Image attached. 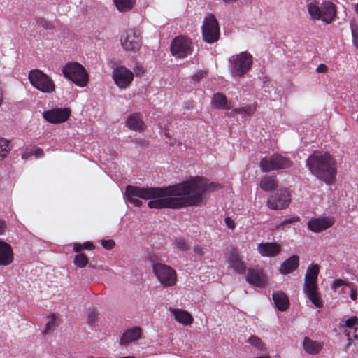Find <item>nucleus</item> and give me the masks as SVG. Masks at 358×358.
Segmentation results:
<instances>
[{"instance_id":"28","label":"nucleus","mask_w":358,"mask_h":358,"mask_svg":"<svg viewBox=\"0 0 358 358\" xmlns=\"http://www.w3.org/2000/svg\"><path fill=\"white\" fill-rule=\"evenodd\" d=\"M304 350L308 354L316 355L321 350L322 346L320 343L305 337L303 343Z\"/></svg>"},{"instance_id":"45","label":"nucleus","mask_w":358,"mask_h":358,"mask_svg":"<svg viewBox=\"0 0 358 358\" xmlns=\"http://www.w3.org/2000/svg\"><path fill=\"white\" fill-rule=\"evenodd\" d=\"M350 289V299L355 301L357 299V287L351 282V286L348 287Z\"/></svg>"},{"instance_id":"57","label":"nucleus","mask_w":358,"mask_h":358,"mask_svg":"<svg viewBox=\"0 0 358 358\" xmlns=\"http://www.w3.org/2000/svg\"><path fill=\"white\" fill-rule=\"evenodd\" d=\"M138 72L136 71V73L137 74H138V73H140L141 69H139L138 68Z\"/></svg>"},{"instance_id":"29","label":"nucleus","mask_w":358,"mask_h":358,"mask_svg":"<svg viewBox=\"0 0 358 358\" xmlns=\"http://www.w3.org/2000/svg\"><path fill=\"white\" fill-rule=\"evenodd\" d=\"M114 3L120 12H128L134 7L136 0H114Z\"/></svg>"},{"instance_id":"55","label":"nucleus","mask_w":358,"mask_h":358,"mask_svg":"<svg viewBox=\"0 0 358 358\" xmlns=\"http://www.w3.org/2000/svg\"><path fill=\"white\" fill-rule=\"evenodd\" d=\"M122 358H135V357L133 356H127V357H123Z\"/></svg>"},{"instance_id":"47","label":"nucleus","mask_w":358,"mask_h":358,"mask_svg":"<svg viewBox=\"0 0 358 358\" xmlns=\"http://www.w3.org/2000/svg\"><path fill=\"white\" fill-rule=\"evenodd\" d=\"M352 37L354 45L358 49V30L352 29Z\"/></svg>"},{"instance_id":"1","label":"nucleus","mask_w":358,"mask_h":358,"mask_svg":"<svg viewBox=\"0 0 358 358\" xmlns=\"http://www.w3.org/2000/svg\"><path fill=\"white\" fill-rule=\"evenodd\" d=\"M221 185L216 182H208L201 176H196L189 180L164 187H141L127 185L125 196L127 201L136 207H140L144 200L150 208L180 209L188 206H200L203 194L206 192L216 191Z\"/></svg>"},{"instance_id":"30","label":"nucleus","mask_w":358,"mask_h":358,"mask_svg":"<svg viewBox=\"0 0 358 358\" xmlns=\"http://www.w3.org/2000/svg\"><path fill=\"white\" fill-rule=\"evenodd\" d=\"M212 105L216 108H227L226 96L221 93H216L212 99Z\"/></svg>"},{"instance_id":"18","label":"nucleus","mask_w":358,"mask_h":358,"mask_svg":"<svg viewBox=\"0 0 358 358\" xmlns=\"http://www.w3.org/2000/svg\"><path fill=\"white\" fill-rule=\"evenodd\" d=\"M258 252L262 257H275L281 252V245L275 242L261 243L257 245Z\"/></svg>"},{"instance_id":"43","label":"nucleus","mask_w":358,"mask_h":358,"mask_svg":"<svg viewBox=\"0 0 358 358\" xmlns=\"http://www.w3.org/2000/svg\"><path fill=\"white\" fill-rule=\"evenodd\" d=\"M31 149H32V155H34L36 158L44 157V152L41 148L34 146Z\"/></svg>"},{"instance_id":"44","label":"nucleus","mask_w":358,"mask_h":358,"mask_svg":"<svg viewBox=\"0 0 358 358\" xmlns=\"http://www.w3.org/2000/svg\"><path fill=\"white\" fill-rule=\"evenodd\" d=\"M115 241L112 239L103 240L101 242L102 246L107 250H112L115 246Z\"/></svg>"},{"instance_id":"6","label":"nucleus","mask_w":358,"mask_h":358,"mask_svg":"<svg viewBox=\"0 0 358 358\" xmlns=\"http://www.w3.org/2000/svg\"><path fill=\"white\" fill-rule=\"evenodd\" d=\"M28 78L31 85L43 93H52L55 91L53 80L40 69H31L29 72Z\"/></svg>"},{"instance_id":"40","label":"nucleus","mask_w":358,"mask_h":358,"mask_svg":"<svg viewBox=\"0 0 358 358\" xmlns=\"http://www.w3.org/2000/svg\"><path fill=\"white\" fill-rule=\"evenodd\" d=\"M341 286H351V282L343 280L342 279H336L334 280L332 284V289H336Z\"/></svg>"},{"instance_id":"42","label":"nucleus","mask_w":358,"mask_h":358,"mask_svg":"<svg viewBox=\"0 0 358 358\" xmlns=\"http://www.w3.org/2000/svg\"><path fill=\"white\" fill-rule=\"evenodd\" d=\"M206 73L207 72L206 71L199 70L192 76V80L194 81H199L200 80L205 77Z\"/></svg>"},{"instance_id":"52","label":"nucleus","mask_w":358,"mask_h":358,"mask_svg":"<svg viewBox=\"0 0 358 358\" xmlns=\"http://www.w3.org/2000/svg\"><path fill=\"white\" fill-rule=\"evenodd\" d=\"M194 251L200 256H203L204 254L202 248L199 245L194 246Z\"/></svg>"},{"instance_id":"24","label":"nucleus","mask_w":358,"mask_h":358,"mask_svg":"<svg viewBox=\"0 0 358 358\" xmlns=\"http://www.w3.org/2000/svg\"><path fill=\"white\" fill-rule=\"evenodd\" d=\"M345 324L343 327H347L348 329L344 330V335H345L348 338V345H350L351 338V331L353 330L352 337H357V331H358V318L356 316H352L348 319H347L345 322Z\"/></svg>"},{"instance_id":"41","label":"nucleus","mask_w":358,"mask_h":358,"mask_svg":"<svg viewBox=\"0 0 358 358\" xmlns=\"http://www.w3.org/2000/svg\"><path fill=\"white\" fill-rule=\"evenodd\" d=\"M57 317L54 313L50 315V320L46 324L45 329L44 331L45 334H47L55 325Z\"/></svg>"},{"instance_id":"10","label":"nucleus","mask_w":358,"mask_h":358,"mask_svg":"<svg viewBox=\"0 0 358 358\" xmlns=\"http://www.w3.org/2000/svg\"><path fill=\"white\" fill-rule=\"evenodd\" d=\"M171 51L173 56L183 59L193 51L192 40L183 36L176 37L171 43Z\"/></svg>"},{"instance_id":"25","label":"nucleus","mask_w":358,"mask_h":358,"mask_svg":"<svg viewBox=\"0 0 358 358\" xmlns=\"http://www.w3.org/2000/svg\"><path fill=\"white\" fill-rule=\"evenodd\" d=\"M171 312L174 315L175 320L183 325H190L193 323L194 318L187 311L182 309H171Z\"/></svg>"},{"instance_id":"19","label":"nucleus","mask_w":358,"mask_h":358,"mask_svg":"<svg viewBox=\"0 0 358 358\" xmlns=\"http://www.w3.org/2000/svg\"><path fill=\"white\" fill-rule=\"evenodd\" d=\"M246 281L255 287H263L266 284L267 278L262 271L249 268L246 275Z\"/></svg>"},{"instance_id":"39","label":"nucleus","mask_w":358,"mask_h":358,"mask_svg":"<svg viewBox=\"0 0 358 358\" xmlns=\"http://www.w3.org/2000/svg\"><path fill=\"white\" fill-rule=\"evenodd\" d=\"M98 313L96 310H91L87 315V323L90 325H93L97 318Z\"/></svg>"},{"instance_id":"46","label":"nucleus","mask_w":358,"mask_h":358,"mask_svg":"<svg viewBox=\"0 0 358 358\" xmlns=\"http://www.w3.org/2000/svg\"><path fill=\"white\" fill-rule=\"evenodd\" d=\"M224 222L228 228L234 229L236 227L234 221L229 217H227L224 219Z\"/></svg>"},{"instance_id":"22","label":"nucleus","mask_w":358,"mask_h":358,"mask_svg":"<svg viewBox=\"0 0 358 358\" xmlns=\"http://www.w3.org/2000/svg\"><path fill=\"white\" fill-rule=\"evenodd\" d=\"M272 298L275 307L280 311H285L289 306V300L287 295L282 292H275L272 294Z\"/></svg>"},{"instance_id":"35","label":"nucleus","mask_w":358,"mask_h":358,"mask_svg":"<svg viewBox=\"0 0 358 358\" xmlns=\"http://www.w3.org/2000/svg\"><path fill=\"white\" fill-rule=\"evenodd\" d=\"M248 343L257 350H263L264 349V344L261 338L257 336L252 335L248 338Z\"/></svg>"},{"instance_id":"4","label":"nucleus","mask_w":358,"mask_h":358,"mask_svg":"<svg viewBox=\"0 0 358 358\" xmlns=\"http://www.w3.org/2000/svg\"><path fill=\"white\" fill-rule=\"evenodd\" d=\"M64 76L77 86L85 87L89 81V76L83 65L78 62H68L62 68Z\"/></svg>"},{"instance_id":"56","label":"nucleus","mask_w":358,"mask_h":358,"mask_svg":"<svg viewBox=\"0 0 358 358\" xmlns=\"http://www.w3.org/2000/svg\"><path fill=\"white\" fill-rule=\"evenodd\" d=\"M259 358H270L269 356H263V357H260Z\"/></svg>"},{"instance_id":"36","label":"nucleus","mask_w":358,"mask_h":358,"mask_svg":"<svg viewBox=\"0 0 358 358\" xmlns=\"http://www.w3.org/2000/svg\"><path fill=\"white\" fill-rule=\"evenodd\" d=\"M11 148L10 141L1 138V160L8 156Z\"/></svg>"},{"instance_id":"11","label":"nucleus","mask_w":358,"mask_h":358,"mask_svg":"<svg viewBox=\"0 0 358 358\" xmlns=\"http://www.w3.org/2000/svg\"><path fill=\"white\" fill-rule=\"evenodd\" d=\"M291 201V196L286 189H280L267 199L266 205L275 210L287 208Z\"/></svg>"},{"instance_id":"51","label":"nucleus","mask_w":358,"mask_h":358,"mask_svg":"<svg viewBox=\"0 0 358 358\" xmlns=\"http://www.w3.org/2000/svg\"><path fill=\"white\" fill-rule=\"evenodd\" d=\"M73 250L75 252L81 253L80 252L83 250L82 243H75L73 246Z\"/></svg>"},{"instance_id":"50","label":"nucleus","mask_w":358,"mask_h":358,"mask_svg":"<svg viewBox=\"0 0 358 358\" xmlns=\"http://www.w3.org/2000/svg\"><path fill=\"white\" fill-rule=\"evenodd\" d=\"M328 70V67L324 64H320L316 69L317 73H326Z\"/></svg>"},{"instance_id":"9","label":"nucleus","mask_w":358,"mask_h":358,"mask_svg":"<svg viewBox=\"0 0 358 358\" xmlns=\"http://www.w3.org/2000/svg\"><path fill=\"white\" fill-rule=\"evenodd\" d=\"M292 162L278 153H275L269 157H264L260 161L259 166L262 171L269 172L291 167Z\"/></svg>"},{"instance_id":"5","label":"nucleus","mask_w":358,"mask_h":358,"mask_svg":"<svg viewBox=\"0 0 358 358\" xmlns=\"http://www.w3.org/2000/svg\"><path fill=\"white\" fill-rule=\"evenodd\" d=\"M252 65V56L247 52L233 55L229 59V66L233 77L241 78L247 73Z\"/></svg>"},{"instance_id":"12","label":"nucleus","mask_w":358,"mask_h":358,"mask_svg":"<svg viewBox=\"0 0 358 358\" xmlns=\"http://www.w3.org/2000/svg\"><path fill=\"white\" fill-rule=\"evenodd\" d=\"M71 109L69 108H55L51 110L44 111L43 118L52 124H60L67 121L71 115Z\"/></svg>"},{"instance_id":"7","label":"nucleus","mask_w":358,"mask_h":358,"mask_svg":"<svg viewBox=\"0 0 358 358\" xmlns=\"http://www.w3.org/2000/svg\"><path fill=\"white\" fill-rule=\"evenodd\" d=\"M202 37L205 42L213 43L220 38V27L215 16L208 13L204 17L201 27Z\"/></svg>"},{"instance_id":"3","label":"nucleus","mask_w":358,"mask_h":358,"mask_svg":"<svg viewBox=\"0 0 358 358\" xmlns=\"http://www.w3.org/2000/svg\"><path fill=\"white\" fill-rule=\"evenodd\" d=\"M308 12L313 20H322L327 24H331L336 15V6L331 1H324L322 7L315 1H311L307 5Z\"/></svg>"},{"instance_id":"33","label":"nucleus","mask_w":358,"mask_h":358,"mask_svg":"<svg viewBox=\"0 0 358 358\" xmlns=\"http://www.w3.org/2000/svg\"><path fill=\"white\" fill-rule=\"evenodd\" d=\"M174 243L176 248L182 251H187L189 250L190 246L187 241L183 237H177L174 239Z\"/></svg>"},{"instance_id":"27","label":"nucleus","mask_w":358,"mask_h":358,"mask_svg":"<svg viewBox=\"0 0 358 358\" xmlns=\"http://www.w3.org/2000/svg\"><path fill=\"white\" fill-rule=\"evenodd\" d=\"M14 259L12 247L5 241H1V266L10 265Z\"/></svg>"},{"instance_id":"58","label":"nucleus","mask_w":358,"mask_h":358,"mask_svg":"<svg viewBox=\"0 0 358 358\" xmlns=\"http://www.w3.org/2000/svg\"><path fill=\"white\" fill-rule=\"evenodd\" d=\"M357 121H358V115H357Z\"/></svg>"},{"instance_id":"8","label":"nucleus","mask_w":358,"mask_h":358,"mask_svg":"<svg viewBox=\"0 0 358 358\" xmlns=\"http://www.w3.org/2000/svg\"><path fill=\"white\" fill-rule=\"evenodd\" d=\"M152 271L164 287H172L176 284V272L170 266L162 263H155L152 265Z\"/></svg>"},{"instance_id":"32","label":"nucleus","mask_w":358,"mask_h":358,"mask_svg":"<svg viewBox=\"0 0 358 358\" xmlns=\"http://www.w3.org/2000/svg\"><path fill=\"white\" fill-rule=\"evenodd\" d=\"M256 110V107L254 105H248L243 107L234 108L233 111L236 114H243L252 115Z\"/></svg>"},{"instance_id":"26","label":"nucleus","mask_w":358,"mask_h":358,"mask_svg":"<svg viewBox=\"0 0 358 358\" xmlns=\"http://www.w3.org/2000/svg\"><path fill=\"white\" fill-rule=\"evenodd\" d=\"M278 186V180L275 176H265L259 181V187L265 192L275 190Z\"/></svg>"},{"instance_id":"31","label":"nucleus","mask_w":358,"mask_h":358,"mask_svg":"<svg viewBox=\"0 0 358 358\" xmlns=\"http://www.w3.org/2000/svg\"><path fill=\"white\" fill-rule=\"evenodd\" d=\"M320 272V267L317 264H311L307 268L304 280L317 281Z\"/></svg>"},{"instance_id":"2","label":"nucleus","mask_w":358,"mask_h":358,"mask_svg":"<svg viewBox=\"0 0 358 358\" xmlns=\"http://www.w3.org/2000/svg\"><path fill=\"white\" fill-rule=\"evenodd\" d=\"M306 166L318 180L328 185H333L337 174V162L329 152L315 150L308 156Z\"/></svg>"},{"instance_id":"34","label":"nucleus","mask_w":358,"mask_h":358,"mask_svg":"<svg viewBox=\"0 0 358 358\" xmlns=\"http://www.w3.org/2000/svg\"><path fill=\"white\" fill-rule=\"evenodd\" d=\"M74 264L79 268H84L88 264V258L85 254L79 253L75 257Z\"/></svg>"},{"instance_id":"20","label":"nucleus","mask_w":358,"mask_h":358,"mask_svg":"<svg viewBox=\"0 0 358 358\" xmlns=\"http://www.w3.org/2000/svg\"><path fill=\"white\" fill-rule=\"evenodd\" d=\"M127 127L131 130L141 132L145 128V124L142 120L141 115L139 113L131 114L126 122Z\"/></svg>"},{"instance_id":"14","label":"nucleus","mask_w":358,"mask_h":358,"mask_svg":"<svg viewBox=\"0 0 358 358\" xmlns=\"http://www.w3.org/2000/svg\"><path fill=\"white\" fill-rule=\"evenodd\" d=\"M226 259L229 266L238 274H244L246 271V265L245 262L240 257L237 248L231 247L227 255Z\"/></svg>"},{"instance_id":"37","label":"nucleus","mask_w":358,"mask_h":358,"mask_svg":"<svg viewBox=\"0 0 358 358\" xmlns=\"http://www.w3.org/2000/svg\"><path fill=\"white\" fill-rule=\"evenodd\" d=\"M36 23L38 26H40L45 29H53L55 28L53 24L48 21L45 18L38 17L36 18Z\"/></svg>"},{"instance_id":"16","label":"nucleus","mask_w":358,"mask_h":358,"mask_svg":"<svg viewBox=\"0 0 358 358\" xmlns=\"http://www.w3.org/2000/svg\"><path fill=\"white\" fill-rule=\"evenodd\" d=\"M122 47L127 51H136L141 47V38L134 29H129L121 38Z\"/></svg>"},{"instance_id":"48","label":"nucleus","mask_w":358,"mask_h":358,"mask_svg":"<svg viewBox=\"0 0 358 358\" xmlns=\"http://www.w3.org/2000/svg\"><path fill=\"white\" fill-rule=\"evenodd\" d=\"M83 250H92L94 249V244L90 241H87L82 243Z\"/></svg>"},{"instance_id":"17","label":"nucleus","mask_w":358,"mask_h":358,"mask_svg":"<svg viewBox=\"0 0 358 358\" xmlns=\"http://www.w3.org/2000/svg\"><path fill=\"white\" fill-rule=\"evenodd\" d=\"M335 222L332 217H321L310 219L307 225L309 230L318 233L331 227Z\"/></svg>"},{"instance_id":"54","label":"nucleus","mask_w":358,"mask_h":358,"mask_svg":"<svg viewBox=\"0 0 358 358\" xmlns=\"http://www.w3.org/2000/svg\"><path fill=\"white\" fill-rule=\"evenodd\" d=\"M225 3H231V2H234L236 1V0H223Z\"/></svg>"},{"instance_id":"21","label":"nucleus","mask_w":358,"mask_h":358,"mask_svg":"<svg viewBox=\"0 0 358 358\" xmlns=\"http://www.w3.org/2000/svg\"><path fill=\"white\" fill-rule=\"evenodd\" d=\"M142 329L139 327H134L127 330L120 339L121 345H127L129 343L139 339L141 337Z\"/></svg>"},{"instance_id":"53","label":"nucleus","mask_w":358,"mask_h":358,"mask_svg":"<svg viewBox=\"0 0 358 358\" xmlns=\"http://www.w3.org/2000/svg\"><path fill=\"white\" fill-rule=\"evenodd\" d=\"M1 234H3L6 229V224L4 221L1 220Z\"/></svg>"},{"instance_id":"38","label":"nucleus","mask_w":358,"mask_h":358,"mask_svg":"<svg viewBox=\"0 0 358 358\" xmlns=\"http://www.w3.org/2000/svg\"><path fill=\"white\" fill-rule=\"evenodd\" d=\"M300 221V218L298 216H294L292 217H290V218H288V219H285L282 222H281L278 228V229H280L282 230H284L285 229V227L287 224H292V223H294V222H298Z\"/></svg>"},{"instance_id":"15","label":"nucleus","mask_w":358,"mask_h":358,"mask_svg":"<svg viewBox=\"0 0 358 358\" xmlns=\"http://www.w3.org/2000/svg\"><path fill=\"white\" fill-rule=\"evenodd\" d=\"M304 281V293L315 307L322 308L323 306V302L321 299L320 293L319 292L317 281Z\"/></svg>"},{"instance_id":"49","label":"nucleus","mask_w":358,"mask_h":358,"mask_svg":"<svg viewBox=\"0 0 358 358\" xmlns=\"http://www.w3.org/2000/svg\"><path fill=\"white\" fill-rule=\"evenodd\" d=\"M32 155V149L31 148H27L22 154V158L24 159H27Z\"/></svg>"},{"instance_id":"23","label":"nucleus","mask_w":358,"mask_h":358,"mask_svg":"<svg viewBox=\"0 0 358 358\" xmlns=\"http://www.w3.org/2000/svg\"><path fill=\"white\" fill-rule=\"evenodd\" d=\"M299 265V257L293 255L286 259L280 267V273L286 275L292 273L297 269Z\"/></svg>"},{"instance_id":"13","label":"nucleus","mask_w":358,"mask_h":358,"mask_svg":"<svg viewBox=\"0 0 358 358\" xmlns=\"http://www.w3.org/2000/svg\"><path fill=\"white\" fill-rule=\"evenodd\" d=\"M113 78L120 88L125 89L134 80V73L127 68L120 66L113 70Z\"/></svg>"}]
</instances>
